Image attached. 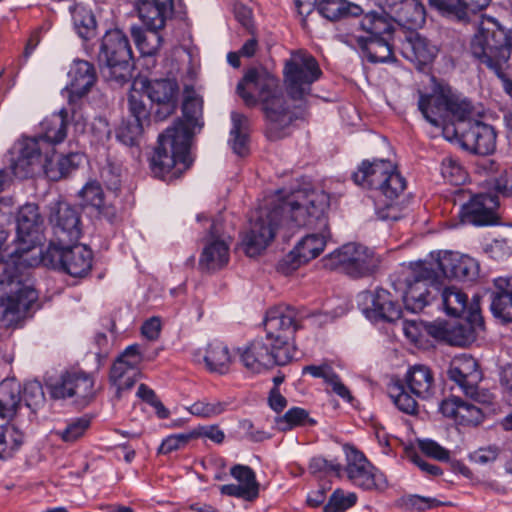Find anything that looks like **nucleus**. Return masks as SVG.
Segmentation results:
<instances>
[{
	"instance_id": "f257e3e1",
	"label": "nucleus",
	"mask_w": 512,
	"mask_h": 512,
	"mask_svg": "<svg viewBox=\"0 0 512 512\" xmlns=\"http://www.w3.org/2000/svg\"><path fill=\"white\" fill-rule=\"evenodd\" d=\"M330 196L325 191H297L272 208H260L243 238L248 256L258 255L274 239L282 223L315 230L328 227Z\"/></svg>"
},
{
	"instance_id": "f03ea898",
	"label": "nucleus",
	"mask_w": 512,
	"mask_h": 512,
	"mask_svg": "<svg viewBox=\"0 0 512 512\" xmlns=\"http://www.w3.org/2000/svg\"><path fill=\"white\" fill-rule=\"evenodd\" d=\"M202 100L198 97H187L182 105L184 120L177 119L158 136L157 146L150 158L149 166L152 174L165 178L172 172L178 177L191 165L190 142L193 130L201 128Z\"/></svg>"
},
{
	"instance_id": "7ed1b4c3",
	"label": "nucleus",
	"mask_w": 512,
	"mask_h": 512,
	"mask_svg": "<svg viewBox=\"0 0 512 512\" xmlns=\"http://www.w3.org/2000/svg\"><path fill=\"white\" fill-rule=\"evenodd\" d=\"M237 93L248 107L262 105L267 119L266 135L279 140L297 118L284 97L279 81L265 70L249 69L237 85Z\"/></svg>"
},
{
	"instance_id": "20e7f679",
	"label": "nucleus",
	"mask_w": 512,
	"mask_h": 512,
	"mask_svg": "<svg viewBox=\"0 0 512 512\" xmlns=\"http://www.w3.org/2000/svg\"><path fill=\"white\" fill-rule=\"evenodd\" d=\"M20 260L21 255L17 254L0 258V302L4 315L17 319L25 317L38 299L30 272L19 264Z\"/></svg>"
},
{
	"instance_id": "39448f33",
	"label": "nucleus",
	"mask_w": 512,
	"mask_h": 512,
	"mask_svg": "<svg viewBox=\"0 0 512 512\" xmlns=\"http://www.w3.org/2000/svg\"><path fill=\"white\" fill-rule=\"evenodd\" d=\"M418 109L432 126L442 128L446 138L458 120L473 113L472 103L447 85H438L428 94L419 92Z\"/></svg>"
},
{
	"instance_id": "423d86ee",
	"label": "nucleus",
	"mask_w": 512,
	"mask_h": 512,
	"mask_svg": "<svg viewBox=\"0 0 512 512\" xmlns=\"http://www.w3.org/2000/svg\"><path fill=\"white\" fill-rule=\"evenodd\" d=\"M98 63L107 82L122 85L132 76L133 53L128 37L119 29L109 30L102 38Z\"/></svg>"
},
{
	"instance_id": "0eeeda50",
	"label": "nucleus",
	"mask_w": 512,
	"mask_h": 512,
	"mask_svg": "<svg viewBox=\"0 0 512 512\" xmlns=\"http://www.w3.org/2000/svg\"><path fill=\"white\" fill-rule=\"evenodd\" d=\"M471 53L492 72L509 66L511 39L497 21L482 25L471 41Z\"/></svg>"
},
{
	"instance_id": "6e6552de",
	"label": "nucleus",
	"mask_w": 512,
	"mask_h": 512,
	"mask_svg": "<svg viewBox=\"0 0 512 512\" xmlns=\"http://www.w3.org/2000/svg\"><path fill=\"white\" fill-rule=\"evenodd\" d=\"M284 79L291 98L301 100L311 91V85L322 76V70L310 53L298 50L285 62Z\"/></svg>"
},
{
	"instance_id": "1a4fd4ad",
	"label": "nucleus",
	"mask_w": 512,
	"mask_h": 512,
	"mask_svg": "<svg viewBox=\"0 0 512 512\" xmlns=\"http://www.w3.org/2000/svg\"><path fill=\"white\" fill-rule=\"evenodd\" d=\"M43 219L36 204H25L16 217L18 246L9 255H21L19 264L27 271L39 263L38 254L34 253Z\"/></svg>"
},
{
	"instance_id": "9d476101",
	"label": "nucleus",
	"mask_w": 512,
	"mask_h": 512,
	"mask_svg": "<svg viewBox=\"0 0 512 512\" xmlns=\"http://www.w3.org/2000/svg\"><path fill=\"white\" fill-rule=\"evenodd\" d=\"M307 317L308 314L305 311L289 305H279L269 309L264 320L267 340H272L280 348H288L293 359L295 349L290 340Z\"/></svg>"
},
{
	"instance_id": "9b49d317",
	"label": "nucleus",
	"mask_w": 512,
	"mask_h": 512,
	"mask_svg": "<svg viewBox=\"0 0 512 512\" xmlns=\"http://www.w3.org/2000/svg\"><path fill=\"white\" fill-rule=\"evenodd\" d=\"M407 288L403 294L406 310L421 312L440 292L438 273L427 262L416 264L411 279L406 280Z\"/></svg>"
},
{
	"instance_id": "f8f14e48",
	"label": "nucleus",
	"mask_w": 512,
	"mask_h": 512,
	"mask_svg": "<svg viewBox=\"0 0 512 512\" xmlns=\"http://www.w3.org/2000/svg\"><path fill=\"white\" fill-rule=\"evenodd\" d=\"M475 114L473 108V113L469 117L458 120L448 139H457L464 149L472 153L488 155L495 150L496 132L491 125L473 119Z\"/></svg>"
},
{
	"instance_id": "ddd939ff",
	"label": "nucleus",
	"mask_w": 512,
	"mask_h": 512,
	"mask_svg": "<svg viewBox=\"0 0 512 512\" xmlns=\"http://www.w3.org/2000/svg\"><path fill=\"white\" fill-rule=\"evenodd\" d=\"M331 264L352 278L370 276L377 271L380 257L369 247L347 243L329 255Z\"/></svg>"
},
{
	"instance_id": "4468645a",
	"label": "nucleus",
	"mask_w": 512,
	"mask_h": 512,
	"mask_svg": "<svg viewBox=\"0 0 512 512\" xmlns=\"http://www.w3.org/2000/svg\"><path fill=\"white\" fill-rule=\"evenodd\" d=\"M43 261L54 269L81 278L92 268L93 253L87 246L77 243L51 245L44 254Z\"/></svg>"
},
{
	"instance_id": "2eb2a0df",
	"label": "nucleus",
	"mask_w": 512,
	"mask_h": 512,
	"mask_svg": "<svg viewBox=\"0 0 512 512\" xmlns=\"http://www.w3.org/2000/svg\"><path fill=\"white\" fill-rule=\"evenodd\" d=\"M466 198H469V200L461 204L459 212L463 223L487 226L498 222L497 209L499 207V199L496 195L485 193L472 195L470 191L465 189H457L455 191V202Z\"/></svg>"
},
{
	"instance_id": "dca6fc26",
	"label": "nucleus",
	"mask_w": 512,
	"mask_h": 512,
	"mask_svg": "<svg viewBox=\"0 0 512 512\" xmlns=\"http://www.w3.org/2000/svg\"><path fill=\"white\" fill-rule=\"evenodd\" d=\"M448 378L456 383L463 393L479 403H489L490 394L479 390L482 372L475 358L461 354L452 359L447 370Z\"/></svg>"
},
{
	"instance_id": "f3484780",
	"label": "nucleus",
	"mask_w": 512,
	"mask_h": 512,
	"mask_svg": "<svg viewBox=\"0 0 512 512\" xmlns=\"http://www.w3.org/2000/svg\"><path fill=\"white\" fill-rule=\"evenodd\" d=\"M241 361L244 366L256 373L274 365H286L292 358L288 348H280L272 340L255 339L240 352Z\"/></svg>"
},
{
	"instance_id": "a211bd4d",
	"label": "nucleus",
	"mask_w": 512,
	"mask_h": 512,
	"mask_svg": "<svg viewBox=\"0 0 512 512\" xmlns=\"http://www.w3.org/2000/svg\"><path fill=\"white\" fill-rule=\"evenodd\" d=\"M398 36L364 37L361 33L345 32L340 33V40L346 45L359 49L363 56L371 63H387L396 60L394 49L397 45Z\"/></svg>"
},
{
	"instance_id": "6ab92c4d",
	"label": "nucleus",
	"mask_w": 512,
	"mask_h": 512,
	"mask_svg": "<svg viewBox=\"0 0 512 512\" xmlns=\"http://www.w3.org/2000/svg\"><path fill=\"white\" fill-rule=\"evenodd\" d=\"M357 304L366 318L373 322H395L402 315L400 305L383 288L362 291L357 296Z\"/></svg>"
},
{
	"instance_id": "aec40b11",
	"label": "nucleus",
	"mask_w": 512,
	"mask_h": 512,
	"mask_svg": "<svg viewBox=\"0 0 512 512\" xmlns=\"http://www.w3.org/2000/svg\"><path fill=\"white\" fill-rule=\"evenodd\" d=\"M345 472L352 484L362 490L384 491L388 486L384 474L362 452L354 448L347 452Z\"/></svg>"
},
{
	"instance_id": "412c9836",
	"label": "nucleus",
	"mask_w": 512,
	"mask_h": 512,
	"mask_svg": "<svg viewBox=\"0 0 512 512\" xmlns=\"http://www.w3.org/2000/svg\"><path fill=\"white\" fill-rule=\"evenodd\" d=\"M49 221L57 243H77L82 235L81 217L78 210L67 202H58L51 207Z\"/></svg>"
},
{
	"instance_id": "4be33fe9",
	"label": "nucleus",
	"mask_w": 512,
	"mask_h": 512,
	"mask_svg": "<svg viewBox=\"0 0 512 512\" xmlns=\"http://www.w3.org/2000/svg\"><path fill=\"white\" fill-rule=\"evenodd\" d=\"M48 148H45L41 139L25 137L19 140L13 147L16 158L11 160V169L18 178H27L33 173V166L41 162L45 154V168L48 169L52 159L48 156Z\"/></svg>"
},
{
	"instance_id": "5701e85b",
	"label": "nucleus",
	"mask_w": 512,
	"mask_h": 512,
	"mask_svg": "<svg viewBox=\"0 0 512 512\" xmlns=\"http://www.w3.org/2000/svg\"><path fill=\"white\" fill-rule=\"evenodd\" d=\"M317 231V233L308 234L303 237L296 247L281 260L279 269L282 272L288 274L323 252L329 236L328 228L323 231Z\"/></svg>"
},
{
	"instance_id": "b1692460",
	"label": "nucleus",
	"mask_w": 512,
	"mask_h": 512,
	"mask_svg": "<svg viewBox=\"0 0 512 512\" xmlns=\"http://www.w3.org/2000/svg\"><path fill=\"white\" fill-rule=\"evenodd\" d=\"M427 265H432L438 273V278L442 275L450 279L472 281L479 275L478 262L468 255L459 253L444 252L439 254L435 262H429Z\"/></svg>"
},
{
	"instance_id": "393cba45",
	"label": "nucleus",
	"mask_w": 512,
	"mask_h": 512,
	"mask_svg": "<svg viewBox=\"0 0 512 512\" xmlns=\"http://www.w3.org/2000/svg\"><path fill=\"white\" fill-rule=\"evenodd\" d=\"M228 261L229 243L221 232V223L214 220L199 259V267L201 270L215 271L226 266Z\"/></svg>"
},
{
	"instance_id": "a878e982",
	"label": "nucleus",
	"mask_w": 512,
	"mask_h": 512,
	"mask_svg": "<svg viewBox=\"0 0 512 512\" xmlns=\"http://www.w3.org/2000/svg\"><path fill=\"white\" fill-rule=\"evenodd\" d=\"M380 6L406 31H416L425 23V8L418 0H381Z\"/></svg>"
},
{
	"instance_id": "bb28decb",
	"label": "nucleus",
	"mask_w": 512,
	"mask_h": 512,
	"mask_svg": "<svg viewBox=\"0 0 512 512\" xmlns=\"http://www.w3.org/2000/svg\"><path fill=\"white\" fill-rule=\"evenodd\" d=\"M398 42L402 56L414 63L418 69L430 64L438 53L436 46L416 31L402 30Z\"/></svg>"
},
{
	"instance_id": "cd10ccee",
	"label": "nucleus",
	"mask_w": 512,
	"mask_h": 512,
	"mask_svg": "<svg viewBox=\"0 0 512 512\" xmlns=\"http://www.w3.org/2000/svg\"><path fill=\"white\" fill-rule=\"evenodd\" d=\"M147 97L158 108L154 112L157 120L163 121L176 109L178 85L170 79L149 80L143 85Z\"/></svg>"
},
{
	"instance_id": "c85d7f7f",
	"label": "nucleus",
	"mask_w": 512,
	"mask_h": 512,
	"mask_svg": "<svg viewBox=\"0 0 512 512\" xmlns=\"http://www.w3.org/2000/svg\"><path fill=\"white\" fill-rule=\"evenodd\" d=\"M484 321L480 313L478 301L473 299L468 315L463 322H450L448 344L454 346H466L474 342L478 332L483 330Z\"/></svg>"
},
{
	"instance_id": "c756f323",
	"label": "nucleus",
	"mask_w": 512,
	"mask_h": 512,
	"mask_svg": "<svg viewBox=\"0 0 512 512\" xmlns=\"http://www.w3.org/2000/svg\"><path fill=\"white\" fill-rule=\"evenodd\" d=\"M70 78L66 90L69 93V102H74L88 94L97 80L95 67L86 60L76 59L68 72Z\"/></svg>"
},
{
	"instance_id": "7c9ffc66",
	"label": "nucleus",
	"mask_w": 512,
	"mask_h": 512,
	"mask_svg": "<svg viewBox=\"0 0 512 512\" xmlns=\"http://www.w3.org/2000/svg\"><path fill=\"white\" fill-rule=\"evenodd\" d=\"M350 32L361 33L364 37H382L400 35L402 30L395 29L394 21L381 6V11L366 13Z\"/></svg>"
},
{
	"instance_id": "2f4dec72",
	"label": "nucleus",
	"mask_w": 512,
	"mask_h": 512,
	"mask_svg": "<svg viewBox=\"0 0 512 512\" xmlns=\"http://www.w3.org/2000/svg\"><path fill=\"white\" fill-rule=\"evenodd\" d=\"M138 16L148 30L160 31L172 15L173 0H137Z\"/></svg>"
},
{
	"instance_id": "473e14b6",
	"label": "nucleus",
	"mask_w": 512,
	"mask_h": 512,
	"mask_svg": "<svg viewBox=\"0 0 512 512\" xmlns=\"http://www.w3.org/2000/svg\"><path fill=\"white\" fill-rule=\"evenodd\" d=\"M393 166L388 160H364L357 171L352 174V179L356 185L362 188L378 190Z\"/></svg>"
},
{
	"instance_id": "72a5a7b5",
	"label": "nucleus",
	"mask_w": 512,
	"mask_h": 512,
	"mask_svg": "<svg viewBox=\"0 0 512 512\" xmlns=\"http://www.w3.org/2000/svg\"><path fill=\"white\" fill-rule=\"evenodd\" d=\"M491 0H429L431 7L437 9L442 15L467 22L469 13H477L485 9Z\"/></svg>"
},
{
	"instance_id": "f704fd0d",
	"label": "nucleus",
	"mask_w": 512,
	"mask_h": 512,
	"mask_svg": "<svg viewBox=\"0 0 512 512\" xmlns=\"http://www.w3.org/2000/svg\"><path fill=\"white\" fill-rule=\"evenodd\" d=\"M404 381L410 392L420 399H428L435 393L434 374L426 365L417 364L410 367Z\"/></svg>"
},
{
	"instance_id": "c9c22d12",
	"label": "nucleus",
	"mask_w": 512,
	"mask_h": 512,
	"mask_svg": "<svg viewBox=\"0 0 512 512\" xmlns=\"http://www.w3.org/2000/svg\"><path fill=\"white\" fill-rule=\"evenodd\" d=\"M496 290L491 294L490 309L496 318L512 322V283L507 278L494 280Z\"/></svg>"
},
{
	"instance_id": "e433bc0d",
	"label": "nucleus",
	"mask_w": 512,
	"mask_h": 512,
	"mask_svg": "<svg viewBox=\"0 0 512 512\" xmlns=\"http://www.w3.org/2000/svg\"><path fill=\"white\" fill-rule=\"evenodd\" d=\"M67 116L65 109L54 113L41 122L42 133L37 139H41L45 148L62 142L67 135Z\"/></svg>"
},
{
	"instance_id": "4c0bfd02",
	"label": "nucleus",
	"mask_w": 512,
	"mask_h": 512,
	"mask_svg": "<svg viewBox=\"0 0 512 512\" xmlns=\"http://www.w3.org/2000/svg\"><path fill=\"white\" fill-rule=\"evenodd\" d=\"M22 387L15 378L0 383V417L11 420L17 413L22 400Z\"/></svg>"
},
{
	"instance_id": "58836bf2",
	"label": "nucleus",
	"mask_w": 512,
	"mask_h": 512,
	"mask_svg": "<svg viewBox=\"0 0 512 512\" xmlns=\"http://www.w3.org/2000/svg\"><path fill=\"white\" fill-rule=\"evenodd\" d=\"M79 196L85 205L94 207L98 214L110 223L117 218V209L112 204H105L104 193L96 181L88 182L80 191Z\"/></svg>"
},
{
	"instance_id": "ea45409f",
	"label": "nucleus",
	"mask_w": 512,
	"mask_h": 512,
	"mask_svg": "<svg viewBox=\"0 0 512 512\" xmlns=\"http://www.w3.org/2000/svg\"><path fill=\"white\" fill-rule=\"evenodd\" d=\"M317 11L330 21L357 18L363 14L359 5L347 0H320L317 2Z\"/></svg>"
},
{
	"instance_id": "a19ab883",
	"label": "nucleus",
	"mask_w": 512,
	"mask_h": 512,
	"mask_svg": "<svg viewBox=\"0 0 512 512\" xmlns=\"http://www.w3.org/2000/svg\"><path fill=\"white\" fill-rule=\"evenodd\" d=\"M204 362L210 372L226 374L232 362L229 348L220 341L209 343L204 355Z\"/></svg>"
},
{
	"instance_id": "79ce46f5",
	"label": "nucleus",
	"mask_w": 512,
	"mask_h": 512,
	"mask_svg": "<svg viewBox=\"0 0 512 512\" xmlns=\"http://www.w3.org/2000/svg\"><path fill=\"white\" fill-rule=\"evenodd\" d=\"M131 35L143 57L155 56L163 43L162 36L156 30H143L141 27L132 26Z\"/></svg>"
},
{
	"instance_id": "37998d69",
	"label": "nucleus",
	"mask_w": 512,
	"mask_h": 512,
	"mask_svg": "<svg viewBox=\"0 0 512 512\" xmlns=\"http://www.w3.org/2000/svg\"><path fill=\"white\" fill-rule=\"evenodd\" d=\"M442 304L447 315L460 317L468 315V296L455 286L440 288Z\"/></svg>"
},
{
	"instance_id": "c03bdc74",
	"label": "nucleus",
	"mask_w": 512,
	"mask_h": 512,
	"mask_svg": "<svg viewBox=\"0 0 512 512\" xmlns=\"http://www.w3.org/2000/svg\"><path fill=\"white\" fill-rule=\"evenodd\" d=\"M231 121V147L234 153L239 156H244L248 153L249 119L244 114L232 112Z\"/></svg>"
},
{
	"instance_id": "a18cd8bd",
	"label": "nucleus",
	"mask_w": 512,
	"mask_h": 512,
	"mask_svg": "<svg viewBox=\"0 0 512 512\" xmlns=\"http://www.w3.org/2000/svg\"><path fill=\"white\" fill-rule=\"evenodd\" d=\"M278 430L286 432L299 426H314L316 421L307 410L300 407L290 408L283 416L275 419Z\"/></svg>"
},
{
	"instance_id": "49530a36",
	"label": "nucleus",
	"mask_w": 512,
	"mask_h": 512,
	"mask_svg": "<svg viewBox=\"0 0 512 512\" xmlns=\"http://www.w3.org/2000/svg\"><path fill=\"white\" fill-rule=\"evenodd\" d=\"M139 370H124L120 362H114L110 370V381L116 387L117 396L130 390L138 380Z\"/></svg>"
},
{
	"instance_id": "de8ad7c7",
	"label": "nucleus",
	"mask_w": 512,
	"mask_h": 512,
	"mask_svg": "<svg viewBox=\"0 0 512 512\" xmlns=\"http://www.w3.org/2000/svg\"><path fill=\"white\" fill-rule=\"evenodd\" d=\"M70 12L77 34L83 39L90 38L96 25L92 12L79 4L73 6Z\"/></svg>"
},
{
	"instance_id": "09e8293b",
	"label": "nucleus",
	"mask_w": 512,
	"mask_h": 512,
	"mask_svg": "<svg viewBox=\"0 0 512 512\" xmlns=\"http://www.w3.org/2000/svg\"><path fill=\"white\" fill-rule=\"evenodd\" d=\"M389 396L396 407L409 415H414L418 411V404L415 398L405 391L402 383H396L390 387Z\"/></svg>"
},
{
	"instance_id": "8fccbe9b",
	"label": "nucleus",
	"mask_w": 512,
	"mask_h": 512,
	"mask_svg": "<svg viewBox=\"0 0 512 512\" xmlns=\"http://www.w3.org/2000/svg\"><path fill=\"white\" fill-rule=\"evenodd\" d=\"M405 188V178L393 166L378 191L392 202L404 192Z\"/></svg>"
},
{
	"instance_id": "3c124183",
	"label": "nucleus",
	"mask_w": 512,
	"mask_h": 512,
	"mask_svg": "<svg viewBox=\"0 0 512 512\" xmlns=\"http://www.w3.org/2000/svg\"><path fill=\"white\" fill-rule=\"evenodd\" d=\"M230 474L238 481L244 489L249 490V494L255 499L259 496V483L255 472L246 465L236 464L230 469Z\"/></svg>"
},
{
	"instance_id": "603ef678",
	"label": "nucleus",
	"mask_w": 512,
	"mask_h": 512,
	"mask_svg": "<svg viewBox=\"0 0 512 512\" xmlns=\"http://www.w3.org/2000/svg\"><path fill=\"white\" fill-rule=\"evenodd\" d=\"M144 124L128 119L123 121L116 131L117 139L126 146H135L143 133Z\"/></svg>"
},
{
	"instance_id": "864d4df0",
	"label": "nucleus",
	"mask_w": 512,
	"mask_h": 512,
	"mask_svg": "<svg viewBox=\"0 0 512 512\" xmlns=\"http://www.w3.org/2000/svg\"><path fill=\"white\" fill-rule=\"evenodd\" d=\"M83 160L84 155L78 152H72L67 155H62L56 163L57 173L53 174V170H50L49 168L46 169V172L48 174L51 173L50 177L54 180H57L62 177H66L72 171L77 169L83 162Z\"/></svg>"
},
{
	"instance_id": "5fc2aeb1",
	"label": "nucleus",
	"mask_w": 512,
	"mask_h": 512,
	"mask_svg": "<svg viewBox=\"0 0 512 512\" xmlns=\"http://www.w3.org/2000/svg\"><path fill=\"white\" fill-rule=\"evenodd\" d=\"M357 502V495L354 492L345 493L336 489L330 496L328 503L324 506V512H344L353 507Z\"/></svg>"
},
{
	"instance_id": "6e6d98bb",
	"label": "nucleus",
	"mask_w": 512,
	"mask_h": 512,
	"mask_svg": "<svg viewBox=\"0 0 512 512\" xmlns=\"http://www.w3.org/2000/svg\"><path fill=\"white\" fill-rule=\"evenodd\" d=\"M90 426V420L87 417L71 419L63 430L56 431V434L64 442H74L84 435Z\"/></svg>"
},
{
	"instance_id": "4d7b16f0",
	"label": "nucleus",
	"mask_w": 512,
	"mask_h": 512,
	"mask_svg": "<svg viewBox=\"0 0 512 512\" xmlns=\"http://www.w3.org/2000/svg\"><path fill=\"white\" fill-rule=\"evenodd\" d=\"M128 109L131 116L129 119L142 124L149 121L150 111L144 103L143 95L139 91L133 90L130 92L128 96Z\"/></svg>"
},
{
	"instance_id": "13d9d810",
	"label": "nucleus",
	"mask_w": 512,
	"mask_h": 512,
	"mask_svg": "<svg viewBox=\"0 0 512 512\" xmlns=\"http://www.w3.org/2000/svg\"><path fill=\"white\" fill-rule=\"evenodd\" d=\"M441 175L445 181L452 185L465 182L467 174L457 160L447 157L441 163Z\"/></svg>"
},
{
	"instance_id": "bf43d9fd",
	"label": "nucleus",
	"mask_w": 512,
	"mask_h": 512,
	"mask_svg": "<svg viewBox=\"0 0 512 512\" xmlns=\"http://www.w3.org/2000/svg\"><path fill=\"white\" fill-rule=\"evenodd\" d=\"M48 388L54 399L73 397V372L62 373L57 380L48 384Z\"/></svg>"
},
{
	"instance_id": "052dcab7",
	"label": "nucleus",
	"mask_w": 512,
	"mask_h": 512,
	"mask_svg": "<svg viewBox=\"0 0 512 512\" xmlns=\"http://www.w3.org/2000/svg\"><path fill=\"white\" fill-rule=\"evenodd\" d=\"M226 407V402L199 400L190 406L189 411L195 416L211 418L222 414Z\"/></svg>"
},
{
	"instance_id": "680f3d73",
	"label": "nucleus",
	"mask_w": 512,
	"mask_h": 512,
	"mask_svg": "<svg viewBox=\"0 0 512 512\" xmlns=\"http://www.w3.org/2000/svg\"><path fill=\"white\" fill-rule=\"evenodd\" d=\"M22 399L25 401L27 407L36 409L45 402V394L42 384L37 381H28L23 388Z\"/></svg>"
},
{
	"instance_id": "e2e57ef3",
	"label": "nucleus",
	"mask_w": 512,
	"mask_h": 512,
	"mask_svg": "<svg viewBox=\"0 0 512 512\" xmlns=\"http://www.w3.org/2000/svg\"><path fill=\"white\" fill-rule=\"evenodd\" d=\"M73 393L79 399H89L94 394V379L83 372H73Z\"/></svg>"
},
{
	"instance_id": "0e129e2a",
	"label": "nucleus",
	"mask_w": 512,
	"mask_h": 512,
	"mask_svg": "<svg viewBox=\"0 0 512 512\" xmlns=\"http://www.w3.org/2000/svg\"><path fill=\"white\" fill-rule=\"evenodd\" d=\"M443 503L436 498L423 497L420 495H405L400 499V505L408 510L424 511L438 507Z\"/></svg>"
},
{
	"instance_id": "69168bd1",
	"label": "nucleus",
	"mask_w": 512,
	"mask_h": 512,
	"mask_svg": "<svg viewBox=\"0 0 512 512\" xmlns=\"http://www.w3.org/2000/svg\"><path fill=\"white\" fill-rule=\"evenodd\" d=\"M192 440H194V435L191 431L169 435L163 439L158 448V453L167 455L173 451L183 449Z\"/></svg>"
},
{
	"instance_id": "338daca9",
	"label": "nucleus",
	"mask_w": 512,
	"mask_h": 512,
	"mask_svg": "<svg viewBox=\"0 0 512 512\" xmlns=\"http://www.w3.org/2000/svg\"><path fill=\"white\" fill-rule=\"evenodd\" d=\"M482 418L483 414L480 408L470 402L461 400L456 422L462 425H477Z\"/></svg>"
},
{
	"instance_id": "774afa93",
	"label": "nucleus",
	"mask_w": 512,
	"mask_h": 512,
	"mask_svg": "<svg viewBox=\"0 0 512 512\" xmlns=\"http://www.w3.org/2000/svg\"><path fill=\"white\" fill-rule=\"evenodd\" d=\"M100 177L106 188L115 194L121 188V169L113 163H107L102 167Z\"/></svg>"
}]
</instances>
